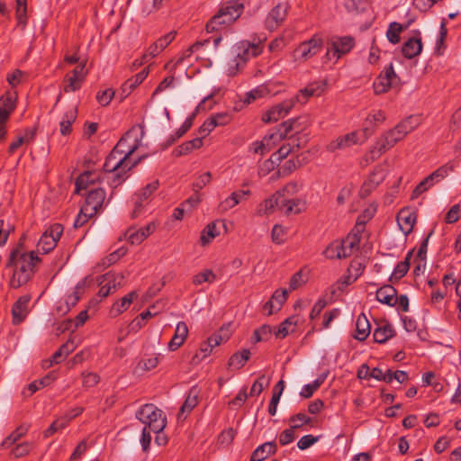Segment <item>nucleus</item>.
Masks as SVG:
<instances>
[{
    "label": "nucleus",
    "instance_id": "nucleus-47",
    "mask_svg": "<svg viewBox=\"0 0 461 461\" xmlns=\"http://www.w3.org/2000/svg\"><path fill=\"white\" fill-rule=\"evenodd\" d=\"M86 283V278L81 280L76 286L73 293L68 295L66 299V303L68 306H75L79 301L80 297L85 292V285Z\"/></svg>",
    "mask_w": 461,
    "mask_h": 461
},
{
    "label": "nucleus",
    "instance_id": "nucleus-27",
    "mask_svg": "<svg viewBox=\"0 0 461 461\" xmlns=\"http://www.w3.org/2000/svg\"><path fill=\"white\" fill-rule=\"evenodd\" d=\"M16 98L10 93L0 97V122H6L10 114L15 109Z\"/></svg>",
    "mask_w": 461,
    "mask_h": 461
},
{
    "label": "nucleus",
    "instance_id": "nucleus-41",
    "mask_svg": "<svg viewBox=\"0 0 461 461\" xmlns=\"http://www.w3.org/2000/svg\"><path fill=\"white\" fill-rule=\"evenodd\" d=\"M297 324V318L296 316H291L287 319H285L278 327L277 330L275 331V335L276 338L284 339L285 338L290 332L294 331V329H291V327L294 328Z\"/></svg>",
    "mask_w": 461,
    "mask_h": 461
},
{
    "label": "nucleus",
    "instance_id": "nucleus-34",
    "mask_svg": "<svg viewBox=\"0 0 461 461\" xmlns=\"http://www.w3.org/2000/svg\"><path fill=\"white\" fill-rule=\"evenodd\" d=\"M138 297L136 291H131L127 295L123 296L120 301L114 303L111 309V313L117 316L126 311L132 301Z\"/></svg>",
    "mask_w": 461,
    "mask_h": 461
},
{
    "label": "nucleus",
    "instance_id": "nucleus-14",
    "mask_svg": "<svg viewBox=\"0 0 461 461\" xmlns=\"http://www.w3.org/2000/svg\"><path fill=\"white\" fill-rule=\"evenodd\" d=\"M295 105V100L286 99L282 103L273 106L262 115V121L265 123L276 122L285 117Z\"/></svg>",
    "mask_w": 461,
    "mask_h": 461
},
{
    "label": "nucleus",
    "instance_id": "nucleus-45",
    "mask_svg": "<svg viewBox=\"0 0 461 461\" xmlns=\"http://www.w3.org/2000/svg\"><path fill=\"white\" fill-rule=\"evenodd\" d=\"M324 255L328 258H346L347 253L341 242H333L324 250Z\"/></svg>",
    "mask_w": 461,
    "mask_h": 461
},
{
    "label": "nucleus",
    "instance_id": "nucleus-35",
    "mask_svg": "<svg viewBox=\"0 0 461 461\" xmlns=\"http://www.w3.org/2000/svg\"><path fill=\"white\" fill-rule=\"evenodd\" d=\"M200 390L197 386H193L187 394L185 401L180 408L178 417H180L183 413H189L197 404H198V397H199Z\"/></svg>",
    "mask_w": 461,
    "mask_h": 461
},
{
    "label": "nucleus",
    "instance_id": "nucleus-38",
    "mask_svg": "<svg viewBox=\"0 0 461 461\" xmlns=\"http://www.w3.org/2000/svg\"><path fill=\"white\" fill-rule=\"evenodd\" d=\"M29 430V425L22 424L15 429L9 436H7L1 443L2 448H8L23 438Z\"/></svg>",
    "mask_w": 461,
    "mask_h": 461
},
{
    "label": "nucleus",
    "instance_id": "nucleus-60",
    "mask_svg": "<svg viewBox=\"0 0 461 461\" xmlns=\"http://www.w3.org/2000/svg\"><path fill=\"white\" fill-rule=\"evenodd\" d=\"M212 180V174L210 172H206L201 176H199L195 181L193 183L192 189L194 193H198L204 186H206Z\"/></svg>",
    "mask_w": 461,
    "mask_h": 461
},
{
    "label": "nucleus",
    "instance_id": "nucleus-1",
    "mask_svg": "<svg viewBox=\"0 0 461 461\" xmlns=\"http://www.w3.org/2000/svg\"><path fill=\"white\" fill-rule=\"evenodd\" d=\"M41 262V258L34 251L23 252L19 248L14 249L5 265L6 268H14L10 286L17 289L27 284Z\"/></svg>",
    "mask_w": 461,
    "mask_h": 461
},
{
    "label": "nucleus",
    "instance_id": "nucleus-37",
    "mask_svg": "<svg viewBox=\"0 0 461 461\" xmlns=\"http://www.w3.org/2000/svg\"><path fill=\"white\" fill-rule=\"evenodd\" d=\"M412 252L413 250L409 251L405 257V259L403 261L399 262L395 266L393 272L390 276L391 282L398 281L407 274L410 268V261L412 257Z\"/></svg>",
    "mask_w": 461,
    "mask_h": 461
},
{
    "label": "nucleus",
    "instance_id": "nucleus-61",
    "mask_svg": "<svg viewBox=\"0 0 461 461\" xmlns=\"http://www.w3.org/2000/svg\"><path fill=\"white\" fill-rule=\"evenodd\" d=\"M16 1V17L19 24L25 25L26 23V11L27 0H15Z\"/></svg>",
    "mask_w": 461,
    "mask_h": 461
},
{
    "label": "nucleus",
    "instance_id": "nucleus-17",
    "mask_svg": "<svg viewBox=\"0 0 461 461\" xmlns=\"http://www.w3.org/2000/svg\"><path fill=\"white\" fill-rule=\"evenodd\" d=\"M288 7L287 3L277 4L267 17L266 23L267 28L274 30L279 27L286 19Z\"/></svg>",
    "mask_w": 461,
    "mask_h": 461
},
{
    "label": "nucleus",
    "instance_id": "nucleus-59",
    "mask_svg": "<svg viewBox=\"0 0 461 461\" xmlns=\"http://www.w3.org/2000/svg\"><path fill=\"white\" fill-rule=\"evenodd\" d=\"M268 384L269 380L267 379V377L264 375H260L252 384L249 395H259L263 392L265 386H267Z\"/></svg>",
    "mask_w": 461,
    "mask_h": 461
},
{
    "label": "nucleus",
    "instance_id": "nucleus-9",
    "mask_svg": "<svg viewBox=\"0 0 461 461\" xmlns=\"http://www.w3.org/2000/svg\"><path fill=\"white\" fill-rule=\"evenodd\" d=\"M323 47L321 37L314 35L309 41H303L294 50V57L297 60L305 61L320 53Z\"/></svg>",
    "mask_w": 461,
    "mask_h": 461
},
{
    "label": "nucleus",
    "instance_id": "nucleus-19",
    "mask_svg": "<svg viewBox=\"0 0 461 461\" xmlns=\"http://www.w3.org/2000/svg\"><path fill=\"white\" fill-rule=\"evenodd\" d=\"M31 301V295L26 294L18 298L12 307L13 323L20 324L26 318L29 310L28 304Z\"/></svg>",
    "mask_w": 461,
    "mask_h": 461
},
{
    "label": "nucleus",
    "instance_id": "nucleus-25",
    "mask_svg": "<svg viewBox=\"0 0 461 461\" xmlns=\"http://www.w3.org/2000/svg\"><path fill=\"white\" fill-rule=\"evenodd\" d=\"M188 335V327L185 322L179 321L176 324L175 334L168 343V349L171 351L176 350L180 348Z\"/></svg>",
    "mask_w": 461,
    "mask_h": 461
},
{
    "label": "nucleus",
    "instance_id": "nucleus-43",
    "mask_svg": "<svg viewBox=\"0 0 461 461\" xmlns=\"http://www.w3.org/2000/svg\"><path fill=\"white\" fill-rule=\"evenodd\" d=\"M304 203L300 199H283L281 201V207L285 208V214L300 213L303 211Z\"/></svg>",
    "mask_w": 461,
    "mask_h": 461
},
{
    "label": "nucleus",
    "instance_id": "nucleus-51",
    "mask_svg": "<svg viewBox=\"0 0 461 461\" xmlns=\"http://www.w3.org/2000/svg\"><path fill=\"white\" fill-rule=\"evenodd\" d=\"M14 231V225L10 221L0 220V246H4L9 235Z\"/></svg>",
    "mask_w": 461,
    "mask_h": 461
},
{
    "label": "nucleus",
    "instance_id": "nucleus-48",
    "mask_svg": "<svg viewBox=\"0 0 461 461\" xmlns=\"http://www.w3.org/2000/svg\"><path fill=\"white\" fill-rule=\"evenodd\" d=\"M280 197L281 196H279L276 192L275 194L266 199L263 203L260 204L259 212L265 214L272 212L279 203L281 204V201L279 202Z\"/></svg>",
    "mask_w": 461,
    "mask_h": 461
},
{
    "label": "nucleus",
    "instance_id": "nucleus-4",
    "mask_svg": "<svg viewBox=\"0 0 461 461\" xmlns=\"http://www.w3.org/2000/svg\"><path fill=\"white\" fill-rule=\"evenodd\" d=\"M136 418L153 432L163 431L167 425L164 412L151 403L144 404L136 412Z\"/></svg>",
    "mask_w": 461,
    "mask_h": 461
},
{
    "label": "nucleus",
    "instance_id": "nucleus-57",
    "mask_svg": "<svg viewBox=\"0 0 461 461\" xmlns=\"http://www.w3.org/2000/svg\"><path fill=\"white\" fill-rule=\"evenodd\" d=\"M302 427L301 424H294L291 426L290 429H285L279 436V443L282 446H285L294 439V430L300 429Z\"/></svg>",
    "mask_w": 461,
    "mask_h": 461
},
{
    "label": "nucleus",
    "instance_id": "nucleus-5",
    "mask_svg": "<svg viewBox=\"0 0 461 461\" xmlns=\"http://www.w3.org/2000/svg\"><path fill=\"white\" fill-rule=\"evenodd\" d=\"M455 169V163L448 161L445 165L437 168L434 172L425 177L412 191L411 198L412 200L418 198L421 194L429 190L435 183H438L446 178L449 173Z\"/></svg>",
    "mask_w": 461,
    "mask_h": 461
},
{
    "label": "nucleus",
    "instance_id": "nucleus-31",
    "mask_svg": "<svg viewBox=\"0 0 461 461\" xmlns=\"http://www.w3.org/2000/svg\"><path fill=\"white\" fill-rule=\"evenodd\" d=\"M385 175L383 169H375L368 177L367 181L364 183L361 187V194L367 195L373 189H375L383 180Z\"/></svg>",
    "mask_w": 461,
    "mask_h": 461
},
{
    "label": "nucleus",
    "instance_id": "nucleus-20",
    "mask_svg": "<svg viewBox=\"0 0 461 461\" xmlns=\"http://www.w3.org/2000/svg\"><path fill=\"white\" fill-rule=\"evenodd\" d=\"M416 220V212L408 208L402 209L397 215L398 225L405 235L412 231Z\"/></svg>",
    "mask_w": 461,
    "mask_h": 461
},
{
    "label": "nucleus",
    "instance_id": "nucleus-52",
    "mask_svg": "<svg viewBox=\"0 0 461 461\" xmlns=\"http://www.w3.org/2000/svg\"><path fill=\"white\" fill-rule=\"evenodd\" d=\"M94 183L92 173L85 172L81 174L76 180L75 193L79 194L81 190L86 189L89 184Z\"/></svg>",
    "mask_w": 461,
    "mask_h": 461
},
{
    "label": "nucleus",
    "instance_id": "nucleus-32",
    "mask_svg": "<svg viewBox=\"0 0 461 461\" xmlns=\"http://www.w3.org/2000/svg\"><path fill=\"white\" fill-rule=\"evenodd\" d=\"M238 50L237 57L243 62H246L249 57H257L261 52L259 45L249 42H241Z\"/></svg>",
    "mask_w": 461,
    "mask_h": 461
},
{
    "label": "nucleus",
    "instance_id": "nucleus-2",
    "mask_svg": "<svg viewBox=\"0 0 461 461\" xmlns=\"http://www.w3.org/2000/svg\"><path fill=\"white\" fill-rule=\"evenodd\" d=\"M131 133V131H129L122 138L120 139L118 143L106 157L105 162L104 164V169L105 172L115 173L114 182H117V185L121 184L122 180L124 179V175L132 167H134L141 159V158H140L133 163H129V158L139 147L138 140H135V143L131 145V147H130L128 149H121L122 146L127 143V139Z\"/></svg>",
    "mask_w": 461,
    "mask_h": 461
},
{
    "label": "nucleus",
    "instance_id": "nucleus-39",
    "mask_svg": "<svg viewBox=\"0 0 461 461\" xmlns=\"http://www.w3.org/2000/svg\"><path fill=\"white\" fill-rule=\"evenodd\" d=\"M409 27V23L406 25H402L397 22H393L389 24L386 38L392 44H397L401 41L400 34L401 32Z\"/></svg>",
    "mask_w": 461,
    "mask_h": 461
},
{
    "label": "nucleus",
    "instance_id": "nucleus-33",
    "mask_svg": "<svg viewBox=\"0 0 461 461\" xmlns=\"http://www.w3.org/2000/svg\"><path fill=\"white\" fill-rule=\"evenodd\" d=\"M356 335L354 338L359 341L365 340L370 334V324L364 313L357 316L356 321Z\"/></svg>",
    "mask_w": 461,
    "mask_h": 461
},
{
    "label": "nucleus",
    "instance_id": "nucleus-42",
    "mask_svg": "<svg viewBox=\"0 0 461 461\" xmlns=\"http://www.w3.org/2000/svg\"><path fill=\"white\" fill-rule=\"evenodd\" d=\"M326 377L327 374H321L312 384H305L300 392V395L305 399L312 397L313 393L323 384Z\"/></svg>",
    "mask_w": 461,
    "mask_h": 461
},
{
    "label": "nucleus",
    "instance_id": "nucleus-23",
    "mask_svg": "<svg viewBox=\"0 0 461 461\" xmlns=\"http://www.w3.org/2000/svg\"><path fill=\"white\" fill-rule=\"evenodd\" d=\"M418 37H411L405 41L402 47V53L406 59H413L418 56L422 50L421 39L420 32H416Z\"/></svg>",
    "mask_w": 461,
    "mask_h": 461
},
{
    "label": "nucleus",
    "instance_id": "nucleus-3",
    "mask_svg": "<svg viewBox=\"0 0 461 461\" xmlns=\"http://www.w3.org/2000/svg\"><path fill=\"white\" fill-rule=\"evenodd\" d=\"M245 0H230L224 3L218 12L208 21L205 29L207 32L221 30L233 23L243 13Z\"/></svg>",
    "mask_w": 461,
    "mask_h": 461
},
{
    "label": "nucleus",
    "instance_id": "nucleus-6",
    "mask_svg": "<svg viewBox=\"0 0 461 461\" xmlns=\"http://www.w3.org/2000/svg\"><path fill=\"white\" fill-rule=\"evenodd\" d=\"M401 85V78L395 73L393 63L386 66L374 82L373 87L375 95H382L392 87Z\"/></svg>",
    "mask_w": 461,
    "mask_h": 461
},
{
    "label": "nucleus",
    "instance_id": "nucleus-50",
    "mask_svg": "<svg viewBox=\"0 0 461 461\" xmlns=\"http://www.w3.org/2000/svg\"><path fill=\"white\" fill-rule=\"evenodd\" d=\"M359 241L360 238L357 234H349L345 240L341 241L348 257L351 256L354 249L358 247Z\"/></svg>",
    "mask_w": 461,
    "mask_h": 461
},
{
    "label": "nucleus",
    "instance_id": "nucleus-55",
    "mask_svg": "<svg viewBox=\"0 0 461 461\" xmlns=\"http://www.w3.org/2000/svg\"><path fill=\"white\" fill-rule=\"evenodd\" d=\"M216 276L214 273L210 269H205L203 272L196 274L193 278V283L195 285H202L204 282L212 283Z\"/></svg>",
    "mask_w": 461,
    "mask_h": 461
},
{
    "label": "nucleus",
    "instance_id": "nucleus-56",
    "mask_svg": "<svg viewBox=\"0 0 461 461\" xmlns=\"http://www.w3.org/2000/svg\"><path fill=\"white\" fill-rule=\"evenodd\" d=\"M326 89L325 82H312L304 87V92L309 93V96H320Z\"/></svg>",
    "mask_w": 461,
    "mask_h": 461
},
{
    "label": "nucleus",
    "instance_id": "nucleus-15",
    "mask_svg": "<svg viewBox=\"0 0 461 461\" xmlns=\"http://www.w3.org/2000/svg\"><path fill=\"white\" fill-rule=\"evenodd\" d=\"M157 229V223L151 221L145 227L136 229L134 227L129 228L125 232V238L132 245H139L152 234Z\"/></svg>",
    "mask_w": 461,
    "mask_h": 461
},
{
    "label": "nucleus",
    "instance_id": "nucleus-40",
    "mask_svg": "<svg viewBox=\"0 0 461 461\" xmlns=\"http://www.w3.org/2000/svg\"><path fill=\"white\" fill-rule=\"evenodd\" d=\"M220 235V231L217 230L215 222H210L202 230L200 236V243L203 247L209 245L212 240Z\"/></svg>",
    "mask_w": 461,
    "mask_h": 461
},
{
    "label": "nucleus",
    "instance_id": "nucleus-28",
    "mask_svg": "<svg viewBox=\"0 0 461 461\" xmlns=\"http://www.w3.org/2000/svg\"><path fill=\"white\" fill-rule=\"evenodd\" d=\"M249 190L235 191L219 204V209L221 212L230 210L236 205H238L242 200H245L246 197L249 196Z\"/></svg>",
    "mask_w": 461,
    "mask_h": 461
},
{
    "label": "nucleus",
    "instance_id": "nucleus-10",
    "mask_svg": "<svg viewBox=\"0 0 461 461\" xmlns=\"http://www.w3.org/2000/svg\"><path fill=\"white\" fill-rule=\"evenodd\" d=\"M327 55L332 53L339 59L348 54L355 46V39L352 36H333L330 38Z\"/></svg>",
    "mask_w": 461,
    "mask_h": 461
},
{
    "label": "nucleus",
    "instance_id": "nucleus-49",
    "mask_svg": "<svg viewBox=\"0 0 461 461\" xmlns=\"http://www.w3.org/2000/svg\"><path fill=\"white\" fill-rule=\"evenodd\" d=\"M82 83L83 82L78 78L74 77L70 74H68L63 81V91L65 93L75 92L80 89Z\"/></svg>",
    "mask_w": 461,
    "mask_h": 461
},
{
    "label": "nucleus",
    "instance_id": "nucleus-53",
    "mask_svg": "<svg viewBox=\"0 0 461 461\" xmlns=\"http://www.w3.org/2000/svg\"><path fill=\"white\" fill-rule=\"evenodd\" d=\"M54 380V377L51 374H48L44 377L39 380H35L32 383H31L28 385V390L31 392V394L34 393L41 388H43L47 385H49L52 381Z\"/></svg>",
    "mask_w": 461,
    "mask_h": 461
},
{
    "label": "nucleus",
    "instance_id": "nucleus-44",
    "mask_svg": "<svg viewBox=\"0 0 461 461\" xmlns=\"http://www.w3.org/2000/svg\"><path fill=\"white\" fill-rule=\"evenodd\" d=\"M250 357V351L243 349L240 352L234 353L229 359V366L236 369L241 368Z\"/></svg>",
    "mask_w": 461,
    "mask_h": 461
},
{
    "label": "nucleus",
    "instance_id": "nucleus-7",
    "mask_svg": "<svg viewBox=\"0 0 461 461\" xmlns=\"http://www.w3.org/2000/svg\"><path fill=\"white\" fill-rule=\"evenodd\" d=\"M401 85V78L395 73L393 63L386 66L374 82L373 87L375 95H382L392 87Z\"/></svg>",
    "mask_w": 461,
    "mask_h": 461
},
{
    "label": "nucleus",
    "instance_id": "nucleus-11",
    "mask_svg": "<svg viewBox=\"0 0 461 461\" xmlns=\"http://www.w3.org/2000/svg\"><path fill=\"white\" fill-rule=\"evenodd\" d=\"M102 279L99 283L100 289L98 291V295L102 298L107 297L124 285V276L122 274L108 272L102 276Z\"/></svg>",
    "mask_w": 461,
    "mask_h": 461
},
{
    "label": "nucleus",
    "instance_id": "nucleus-13",
    "mask_svg": "<svg viewBox=\"0 0 461 461\" xmlns=\"http://www.w3.org/2000/svg\"><path fill=\"white\" fill-rule=\"evenodd\" d=\"M405 136L395 127L385 132L375 143L372 153L377 152L378 156L393 148L398 141Z\"/></svg>",
    "mask_w": 461,
    "mask_h": 461
},
{
    "label": "nucleus",
    "instance_id": "nucleus-24",
    "mask_svg": "<svg viewBox=\"0 0 461 461\" xmlns=\"http://www.w3.org/2000/svg\"><path fill=\"white\" fill-rule=\"evenodd\" d=\"M375 297L381 303L394 306L397 303V290L391 285H384L376 291Z\"/></svg>",
    "mask_w": 461,
    "mask_h": 461
},
{
    "label": "nucleus",
    "instance_id": "nucleus-8",
    "mask_svg": "<svg viewBox=\"0 0 461 461\" xmlns=\"http://www.w3.org/2000/svg\"><path fill=\"white\" fill-rule=\"evenodd\" d=\"M63 230L64 228L59 223L50 225L41 236L37 244V251L42 254H47L56 248Z\"/></svg>",
    "mask_w": 461,
    "mask_h": 461
},
{
    "label": "nucleus",
    "instance_id": "nucleus-21",
    "mask_svg": "<svg viewBox=\"0 0 461 461\" xmlns=\"http://www.w3.org/2000/svg\"><path fill=\"white\" fill-rule=\"evenodd\" d=\"M357 143H359L357 133L356 131H353L343 136L338 137L336 140L330 141L327 146V150L330 152H334L337 149L349 148Z\"/></svg>",
    "mask_w": 461,
    "mask_h": 461
},
{
    "label": "nucleus",
    "instance_id": "nucleus-18",
    "mask_svg": "<svg viewBox=\"0 0 461 461\" xmlns=\"http://www.w3.org/2000/svg\"><path fill=\"white\" fill-rule=\"evenodd\" d=\"M158 180H154L135 194V208L131 214L132 218H136L140 213L142 209V202L147 200L158 189Z\"/></svg>",
    "mask_w": 461,
    "mask_h": 461
},
{
    "label": "nucleus",
    "instance_id": "nucleus-58",
    "mask_svg": "<svg viewBox=\"0 0 461 461\" xmlns=\"http://www.w3.org/2000/svg\"><path fill=\"white\" fill-rule=\"evenodd\" d=\"M414 118L410 116L402 122H400L395 128L398 129L404 136L412 131L416 126L417 122H414Z\"/></svg>",
    "mask_w": 461,
    "mask_h": 461
},
{
    "label": "nucleus",
    "instance_id": "nucleus-30",
    "mask_svg": "<svg viewBox=\"0 0 461 461\" xmlns=\"http://www.w3.org/2000/svg\"><path fill=\"white\" fill-rule=\"evenodd\" d=\"M273 139L276 141H280V135H276L275 131L266 135L261 141L253 142L250 150L254 153H259L260 155L270 151L273 149V144L270 143Z\"/></svg>",
    "mask_w": 461,
    "mask_h": 461
},
{
    "label": "nucleus",
    "instance_id": "nucleus-64",
    "mask_svg": "<svg viewBox=\"0 0 461 461\" xmlns=\"http://www.w3.org/2000/svg\"><path fill=\"white\" fill-rule=\"evenodd\" d=\"M30 450H31V444L29 442H23V443L16 445L12 449V455L15 458H19V457L24 456L27 454H29Z\"/></svg>",
    "mask_w": 461,
    "mask_h": 461
},
{
    "label": "nucleus",
    "instance_id": "nucleus-36",
    "mask_svg": "<svg viewBox=\"0 0 461 461\" xmlns=\"http://www.w3.org/2000/svg\"><path fill=\"white\" fill-rule=\"evenodd\" d=\"M395 335V331L392 325L385 323L377 327L373 333L374 341L376 343H384Z\"/></svg>",
    "mask_w": 461,
    "mask_h": 461
},
{
    "label": "nucleus",
    "instance_id": "nucleus-54",
    "mask_svg": "<svg viewBox=\"0 0 461 461\" xmlns=\"http://www.w3.org/2000/svg\"><path fill=\"white\" fill-rule=\"evenodd\" d=\"M303 165V163L300 161V157H297L296 159H289L285 161L282 167L279 169L278 173L282 176H287Z\"/></svg>",
    "mask_w": 461,
    "mask_h": 461
},
{
    "label": "nucleus",
    "instance_id": "nucleus-12",
    "mask_svg": "<svg viewBox=\"0 0 461 461\" xmlns=\"http://www.w3.org/2000/svg\"><path fill=\"white\" fill-rule=\"evenodd\" d=\"M307 126L306 117H298L290 119L281 123L275 131L276 135H280V141L286 139L288 135H298Z\"/></svg>",
    "mask_w": 461,
    "mask_h": 461
},
{
    "label": "nucleus",
    "instance_id": "nucleus-63",
    "mask_svg": "<svg viewBox=\"0 0 461 461\" xmlns=\"http://www.w3.org/2000/svg\"><path fill=\"white\" fill-rule=\"evenodd\" d=\"M285 230L280 225H275L272 229L271 238L272 241L276 244H283L285 242Z\"/></svg>",
    "mask_w": 461,
    "mask_h": 461
},
{
    "label": "nucleus",
    "instance_id": "nucleus-29",
    "mask_svg": "<svg viewBox=\"0 0 461 461\" xmlns=\"http://www.w3.org/2000/svg\"><path fill=\"white\" fill-rule=\"evenodd\" d=\"M277 447L274 441L266 442L258 447L250 456V461H263L276 452Z\"/></svg>",
    "mask_w": 461,
    "mask_h": 461
},
{
    "label": "nucleus",
    "instance_id": "nucleus-16",
    "mask_svg": "<svg viewBox=\"0 0 461 461\" xmlns=\"http://www.w3.org/2000/svg\"><path fill=\"white\" fill-rule=\"evenodd\" d=\"M104 199L105 192L103 188L91 189L86 197L84 212L87 211L88 214H95L102 208Z\"/></svg>",
    "mask_w": 461,
    "mask_h": 461
},
{
    "label": "nucleus",
    "instance_id": "nucleus-46",
    "mask_svg": "<svg viewBox=\"0 0 461 461\" xmlns=\"http://www.w3.org/2000/svg\"><path fill=\"white\" fill-rule=\"evenodd\" d=\"M77 118V110H69L66 112L64 114L59 126H60V133L62 135H68L71 132V125L76 121Z\"/></svg>",
    "mask_w": 461,
    "mask_h": 461
},
{
    "label": "nucleus",
    "instance_id": "nucleus-26",
    "mask_svg": "<svg viewBox=\"0 0 461 461\" xmlns=\"http://www.w3.org/2000/svg\"><path fill=\"white\" fill-rule=\"evenodd\" d=\"M149 71L146 68H144L140 73L135 75L134 77L126 80L121 86V101L125 99L137 86L142 83L143 80L147 77Z\"/></svg>",
    "mask_w": 461,
    "mask_h": 461
},
{
    "label": "nucleus",
    "instance_id": "nucleus-62",
    "mask_svg": "<svg viewBox=\"0 0 461 461\" xmlns=\"http://www.w3.org/2000/svg\"><path fill=\"white\" fill-rule=\"evenodd\" d=\"M114 95L115 92L112 88H107L97 93L96 100L101 105L106 106L110 104Z\"/></svg>",
    "mask_w": 461,
    "mask_h": 461
},
{
    "label": "nucleus",
    "instance_id": "nucleus-22",
    "mask_svg": "<svg viewBox=\"0 0 461 461\" xmlns=\"http://www.w3.org/2000/svg\"><path fill=\"white\" fill-rule=\"evenodd\" d=\"M212 97V95H209L205 96L200 104L196 106L194 112L184 122V123L181 125V127L176 131V138H181L189 129L192 127L194 120L197 113H199L202 111L210 110L212 107V104H211L208 108L205 107V104L211 100Z\"/></svg>",
    "mask_w": 461,
    "mask_h": 461
}]
</instances>
